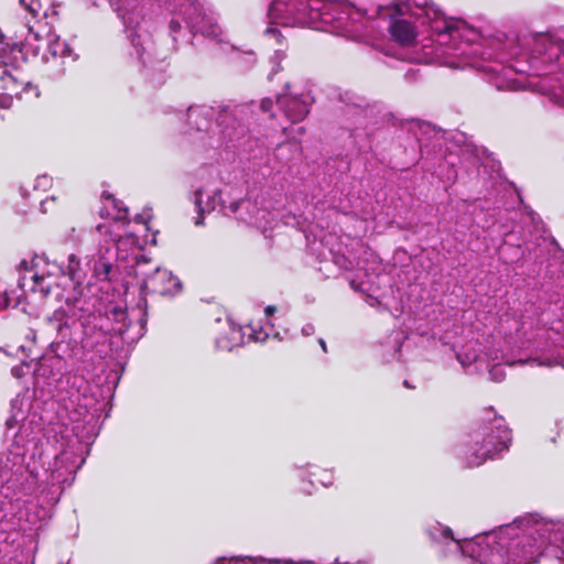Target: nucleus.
I'll use <instances>...</instances> for the list:
<instances>
[{
	"label": "nucleus",
	"mask_w": 564,
	"mask_h": 564,
	"mask_svg": "<svg viewBox=\"0 0 564 564\" xmlns=\"http://www.w3.org/2000/svg\"><path fill=\"white\" fill-rule=\"evenodd\" d=\"M434 540L449 541L451 552H460L469 564H531L546 547L564 562V521L523 519L471 540L458 541L449 528L437 524Z\"/></svg>",
	"instance_id": "nucleus-1"
},
{
	"label": "nucleus",
	"mask_w": 564,
	"mask_h": 564,
	"mask_svg": "<svg viewBox=\"0 0 564 564\" xmlns=\"http://www.w3.org/2000/svg\"><path fill=\"white\" fill-rule=\"evenodd\" d=\"M397 17L390 25L392 39L402 46L415 44L417 31L410 19L414 18L421 24H429L433 36L431 43H423L421 52L414 51L410 59L415 63L441 62L449 67L458 68L462 65L445 57L465 55L464 42L476 37V31L464 21L448 19L429 0H408L395 6Z\"/></svg>",
	"instance_id": "nucleus-2"
},
{
	"label": "nucleus",
	"mask_w": 564,
	"mask_h": 564,
	"mask_svg": "<svg viewBox=\"0 0 564 564\" xmlns=\"http://www.w3.org/2000/svg\"><path fill=\"white\" fill-rule=\"evenodd\" d=\"M366 12L346 0H274L269 9L270 24L310 26L355 37V25Z\"/></svg>",
	"instance_id": "nucleus-3"
},
{
	"label": "nucleus",
	"mask_w": 564,
	"mask_h": 564,
	"mask_svg": "<svg viewBox=\"0 0 564 564\" xmlns=\"http://www.w3.org/2000/svg\"><path fill=\"white\" fill-rule=\"evenodd\" d=\"M133 227L135 228L120 237L117 242L116 270L120 274L133 275L139 280L141 292L165 296L178 294L182 290L178 278L167 269L151 265L150 260L142 254L145 245L156 243L155 232L149 238L144 224H137Z\"/></svg>",
	"instance_id": "nucleus-4"
},
{
	"label": "nucleus",
	"mask_w": 564,
	"mask_h": 564,
	"mask_svg": "<svg viewBox=\"0 0 564 564\" xmlns=\"http://www.w3.org/2000/svg\"><path fill=\"white\" fill-rule=\"evenodd\" d=\"M112 260L116 261V249L100 247L98 259L83 263L76 254L67 258L66 271L69 279L75 283V291L78 297L74 299V308L84 311V304L88 301H96L99 306L108 305L116 301V293L109 294L111 288L110 274L112 272ZM126 306V301H120Z\"/></svg>",
	"instance_id": "nucleus-5"
},
{
	"label": "nucleus",
	"mask_w": 564,
	"mask_h": 564,
	"mask_svg": "<svg viewBox=\"0 0 564 564\" xmlns=\"http://www.w3.org/2000/svg\"><path fill=\"white\" fill-rule=\"evenodd\" d=\"M87 303L88 306L84 304L85 310L80 311L74 308V301L70 302L69 299H67L66 305L68 312H66L65 308H58L48 321H55L57 323L56 329L59 330L63 326V321L66 319L67 314L70 313L72 316L78 318L86 339L96 337V341L98 343L107 333H122L124 328L131 324L133 316L141 317L145 308L144 299L139 301L137 312L135 310L128 312L127 306H123L121 303L109 302L108 305L104 306L96 304V301L91 302L87 300Z\"/></svg>",
	"instance_id": "nucleus-6"
},
{
	"label": "nucleus",
	"mask_w": 564,
	"mask_h": 564,
	"mask_svg": "<svg viewBox=\"0 0 564 564\" xmlns=\"http://www.w3.org/2000/svg\"><path fill=\"white\" fill-rule=\"evenodd\" d=\"M23 62L21 45L9 42L0 32V107L10 108L13 96H19L30 86L23 72L20 69Z\"/></svg>",
	"instance_id": "nucleus-7"
},
{
	"label": "nucleus",
	"mask_w": 564,
	"mask_h": 564,
	"mask_svg": "<svg viewBox=\"0 0 564 564\" xmlns=\"http://www.w3.org/2000/svg\"><path fill=\"white\" fill-rule=\"evenodd\" d=\"M99 215L107 221L97 226V232L100 237L105 238V242H108V239L111 240L116 250L117 242L120 237L126 236L130 230H132L134 225L144 224L148 227V231L150 230L149 220L142 215L137 216L133 221L127 223V208L111 194L102 195V206L99 210Z\"/></svg>",
	"instance_id": "nucleus-8"
},
{
	"label": "nucleus",
	"mask_w": 564,
	"mask_h": 564,
	"mask_svg": "<svg viewBox=\"0 0 564 564\" xmlns=\"http://www.w3.org/2000/svg\"><path fill=\"white\" fill-rule=\"evenodd\" d=\"M510 442L511 432L499 422L489 433L475 435L464 446L463 457L469 467H476L507 449Z\"/></svg>",
	"instance_id": "nucleus-9"
},
{
	"label": "nucleus",
	"mask_w": 564,
	"mask_h": 564,
	"mask_svg": "<svg viewBox=\"0 0 564 564\" xmlns=\"http://www.w3.org/2000/svg\"><path fill=\"white\" fill-rule=\"evenodd\" d=\"M270 208L271 199L265 194H257L229 203L228 206H224V213L265 232L273 227L275 220V213Z\"/></svg>",
	"instance_id": "nucleus-10"
},
{
	"label": "nucleus",
	"mask_w": 564,
	"mask_h": 564,
	"mask_svg": "<svg viewBox=\"0 0 564 564\" xmlns=\"http://www.w3.org/2000/svg\"><path fill=\"white\" fill-rule=\"evenodd\" d=\"M8 430L18 429L14 434L17 443L29 442L41 432V417L31 411L29 391L18 394L11 401L10 415L6 421Z\"/></svg>",
	"instance_id": "nucleus-11"
},
{
	"label": "nucleus",
	"mask_w": 564,
	"mask_h": 564,
	"mask_svg": "<svg viewBox=\"0 0 564 564\" xmlns=\"http://www.w3.org/2000/svg\"><path fill=\"white\" fill-rule=\"evenodd\" d=\"M269 336L270 333L261 321H253L243 327H239L228 319L226 333L216 339V346L221 350H231L248 341H264Z\"/></svg>",
	"instance_id": "nucleus-12"
},
{
	"label": "nucleus",
	"mask_w": 564,
	"mask_h": 564,
	"mask_svg": "<svg viewBox=\"0 0 564 564\" xmlns=\"http://www.w3.org/2000/svg\"><path fill=\"white\" fill-rule=\"evenodd\" d=\"M276 104L290 121L299 122L308 113L310 98L284 95L278 98Z\"/></svg>",
	"instance_id": "nucleus-13"
},
{
	"label": "nucleus",
	"mask_w": 564,
	"mask_h": 564,
	"mask_svg": "<svg viewBox=\"0 0 564 564\" xmlns=\"http://www.w3.org/2000/svg\"><path fill=\"white\" fill-rule=\"evenodd\" d=\"M28 284H30V290L33 293L40 292L43 294V296H47L50 294H55L56 296L59 295L57 292V283H56V276L48 272L47 274H39L34 273L31 276V281H28L24 276L22 280V288H25Z\"/></svg>",
	"instance_id": "nucleus-14"
},
{
	"label": "nucleus",
	"mask_w": 564,
	"mask_h": 564,
	"mask_svg": "<svg viewBox=\"0 0 564 564\" xmlns=\"http://www.w3.org/2000/svg\"><path fill=\"white\" fill-rule=\"evenodd\" d=\"M194 203L199 213H209L214 210L218 205L227 206L223 200L221 193L219 191H214L212 193L205 189H197L195 193Z\"/></svg>",
	"instance_id": "nucleus-15"
},
{
	"label": "nucleus",
	"mask_w": 564,
	"mask_h": 564,
	"mask_svg": "<svg viewBox=\"0 0 564 564\" xmlns=\"http://www.w3.org/2000/svg\"><path fill=\"white\" fill-rule=\"evenodd\" d=\"M184 21L196 32H200L205 36H209L213 39H218L223 31L220 26L214 21L212 18L202 17L200 21H196V18L187 17L186 12H184Z\"/></svg>",
	"instance_id": "nucleus-16"
},
{
	"label": "nucleus",
	"mask_w": 564,
	"mask_h": 564,
	"mask_svg": "<svg viewBox=\"0 0 564 564\" xmlns=\"http://www.w3.org/2000/svg\"><path fill=\"white\" fill-rule=\"evenodd\" d=\"M365 256L366 258L358 260L356 264L358 270L365 271V276L367 278V280H360L359 288L362 291H370V289L367 288V284H375V279L378 276L380 264L375 259L369 262V258H373L372 253L365 252Z\"/></svg>",
	"instance_id": "nucleus-17"
},
{
	"label": "nucleus",
	"mask_w": 564,
	"mask_h": 564,
	"mask_svg": "<svg viewBox=\"0 0 564 564\" xmlns=\"http://www.w3.org/2000/svg\"><path fill=\"white\" fill-rule=\"evenodd\" d=\"M68 459L69 455L66 452L55 457L54 468L46 470L52 482H59L64 479L65 473H72L70 467L66 465Z\"/></svg>",
	"instance_id": "nucleus-18"
},
{
	"label": "nucleus",
	"mask_w": 564,
	"mask_h": 564,
	"mask_svg": "<svg viewBox=\"0 0 564 564\" xmlns=\"http://www.w3.org/2000/svg\"><path fill=\"white\" fill-rule=\"evenodd\" d=\"M48 47H50V52L54 56H61V57L73 56L72 48L69 47V45L66 44L65 42H62L57 36L53 35L50 39Z\"/></svg>",
	"instance_id": "nucleus-19"
},
{
	"label": "nucleus",
	"mask_w": 564,
	"mask_h": 564,
	"mask_svg": "<svg viewBox=\"0 0 564 564\" xmlns=\"http://www.w3.org/2000/svg\"><path fill=\"white\" fill-rule=\"evenodd\" d=\"M21 7L28 11L32 18H39L43 11L41 0H20Z\"/></svg>",
	"instance_id": "nucleus-20"
},
{
	"label": "nucleus",
	"mask_w": 564,
	"mask_h": 564,
	"mask_svg": "<svg viewBox=\"0 0 564 564\" xmlns=\"http://www.w3.org/2000/svg\"><path fill=\"white\" fill-rule=\"evenodd\" d=\"M530 361L536 362L538 366H546V367H554L560 366L564 368V357H561L560 355L552 356V357H532L529 359Z\"/></svg>",
	"instance_id": "nucleus-21"
},
{
	"label": "nucleus",
	"mask_w": 564,
	"mask_h": 564,
	"mask_svg": "<svg viewBox=\"0 0 564 564\" xmlns=\"http://www.w3.org/2000/svg\"><path fill=\"white\" fill-rule=\"evenodd\" d=\"M456 357H457V360L459 361V364L464 368H467L468 366H470L473 362H475L477 360L478 355L474 349H467V350L457 352Z\"/></svg>",
	"instance_id": "nucleus-22"
},
{
	"label": "nucleus",
	"mask_w": 564,
	"mask_h": 564,
	"mask_svg": "<svg viewBox=\"0 0 564 564\" xmlns=\"http://www.w3.org/2000/svg\"><path fill=\"white\" fill-rule=\"evenodd\" d=\"M547 339L551 340V344H545L543 347H541V351H549L552 347H564V335L560 336L558 332L552 330L549 333Z\"/></svg>",
	"instance_id": "nucleus-23"
},
{
	"label": "nucleus",
	"mask_w": 564,
	"mask_h": 564,
	"mask_svg": "<svg viewBox=\"0 0 564 564\" xmlns=\"http://www.w3.org/2000/svg\"><path fill=\"white\" fill-rule=\"evenodd\" d=\"M215 564H256V558L247 557V556L230 557V558L221 557V558H218L215 562Z\"/></svg>",
	"instance_id": "nucleus-24"
},
{
	"label": "nucleus",
	"mask_w": 564,
	"mask_h": 564,
	"mask_svg": "<svg viewBox=\"0 0 564 564\" xmlns=\"http://www.w3.org/2000/svg\"><path fill=\"white\" fill-rule=\"evenodd\" d=\"M489 376H490V379L492 381H496V382H500L505 379L506 377V372H505V369L501 365H495L490 370H489Z\"/></svg>",
	"instance_id": "nucleus-25"
},
{
	"label": "nucleus",
	"mask_w": 564,
	"mask_h": 564,
	"mask_svg": "<svg viewBox=\"0 0 564 564\" xmlns=\"http://www.w3.org/2000/svg\"><path fill=\"white\" fill-rule=\"evenodd\" d=\"M52 184V178L47 175H41L36 178L35 188L46 189Z\"/></svg>",
	"instance_id": "nucleus-26"
},
{
	"label": "nucleus",
	"mask_w": 564,
	"mask_h": 564,
	"mask_svg": "<svg viewBox=\"0 0 564 564\" xmlns=\"http://www.w3.org/2000/svg\"><path fill=\"white\" fill-rule=\"evenodd\" d=\"M29 370L28 365H18L11 369V373L15 378H22Z\"/></svg>",
	"instance_id": "nucleus-27"
},
{
	"label": "nucleus",
	"mask_w": 564,
	"mask_h": 564,
	"mask_svg": "<svg viewBox=\"0 0 564 564\" xmlns=\"http://www.w3.org/2000/svg\"><path fill=\"white\" fill-rule=\"evenodd\" d=\"M55 199H56L55 196H51V197H47L44 200H42V203H41L42 212L47 213L50 209H52V205L54 204Z\"/></svg>",
	"instance_id": "nucleus-28"
},
{
	"label": "nucleus",
	"mask_w": 564,
	"mask_h": 564,
	"mask_svg": "<svg viewBox=\"0 0 564 564\" xmlns=\"http://www.w3.org/2000/svg\"><path fill=\"white\" fill-rule=\"evenodd\" d=\"M33 41H39V34L33 32V29L30 26L25 37V45L31 46Z\"/></svg>",
	"instance_id": "nucleus-29"
},
{
	"label": "nucleus",
	"mask_w": 564,
	"mask_h": 564,
	"mask_svg": "<svg viewBox=\"0 0 564 564\" xmlns=\"http://www.w3.org/2000/svg\"><path fill=\"white\" fill-rule=\"evenodd\" d=\"M273 101L270 98H264L260 102V108L263 112H268L272 109Z\"/></svg>",
	"instance_id": "nucleus-30"
},
{
	"label": "nucleus",
	"mask_w": 564,
	"mask_h": 564,
	"mask_svg": "<svg viewBox=\"0 0 564 564\" xmlns=\"http://www.w3.org/2000/svg\"><path fill=\"white\" fill-rule=\"evenodd\" d=\"M265 35L269 36V37H271V36L274 37L276 40V42L280 43L281 34L274 28L269 26L265 30Z\"/></svg>",
	"instance_id": "nucleus-31"
},
{
	"label": "nucleus",
	"mask_w": 564,
	"mask_h": 564,
	"mask_svg": "<svg viewBox=\"0 0 564 564\" xmlns=\"http://www.w3.org/2000/svg\"><path fill=\"white\" fill-rule=\"evenodd\" d=\"M325 474V477H322L318 479V481L325 486V487H328L333 484V476L330 474H327V473H324Z\"/></svg>",
	"instance_id": "nucleus-32"
},
{
	"label": "nucleus",
	"mask_w": 564,
	"mask_h": 564,
	"mask_svg": "<svg viewBox=\"0 0 564 564\" xmlns=\"http://www.w3.org/2000/svg\"><path fill=\"white\" fill-rule=\"evenodd\" d=\"M314 333V326L312 324H307L302 328V334L304 336H311Z\"/></svg>",
	"instance_id": "nucleus-33"
},
{
	"label": "nucleus",
	"mask_w": 564,
	"mask_h": 564,
	"mask_svg": "<svg viewBox=\"0 0 564 564\" xmlns=\"http://www.w3.org/2000/svg\"><path fill=\"white\" fill-rule=\"evenodd\" d=\"M46 362H47V360H43L41 362L40 367L36 369L35 373H36L37 378L45 373Z\"/></svg>",
	"instance_id": "nucleus-34"
},
{
	"label": "nucleus",
	"mask_w": 564,
	"mask_h": 564,
	"mask_svg": "<svg viewBox=\"0 0 564 564\" xmlns=\"http://www.w3.org/2000/svg\"><path fill=\"white\" fill-rule=\"evenodd\" d=\"M170 28H171L172 32H176L181 29V22L173 19L170 23Z\"/></svg>",
	"instance_id": "nucleus-35"
},
{
	"label": "nucleus",
	"mask_w": 564,
	"mask_h": 564,
	"mask_svg": "<svg viewBox=\"0 0 564 564\" xmlns=\"http://www.w3.org/2000/svg\"><path fill=\"white\" fill-rule=\"evenodd\" d=\"M276 311L275 306H268L264 310L265 317H270Z\"/></svg>",
	"instance_id": "nucleus-36"
},
{
	"label": "nucleus",
	"mask_w": 564,
	"mask_h": 564,
	"mask_svg": "<svg viewBox=\"0 0 564 564\" xmlns=\"http://www.w3.org/2000/svg\"><path fill=\"white\" fill-rule=\"evenodd\" d=\"M9 305V301L7 299H0V310L7 307Z\"/></svg>",
	"instance_id": "nucleus-37"
},
{
	"label": "nucleus",
	"mask_w": 564,
	"mask_h": 564,
	"mask_svg": "<svg viewBox=\"0 0 564 564\" xmlns=\"http://www.w3.org/2000/svg\"><path fill=\"white\" fill-rule=\"evenodd\" d=\"M524 362H525L524 360L519 359V360H517V361H507L506 364H507V365H509V366H513V365H518V364H519V365H522V364H524Z\"/></svg>",
	"instance_id": "nucleus-38"
},
{
	"label": "nucleus",
	"mask_w": 564,
	"mask_h": 564,
	"mask_svg": "<svg viewBox=\"0 0 564 564\" xmlns=\"http://www.w3.org/2000/svg\"><path fill=\"white\" fill-rule=\"evenodd\" d=\"M276 59L281 61L283 58V53L278 51L275 52V56H274Z\"/></svg>",
	"instance_id": "nucleus-39"
},
{
	"label": "nucleus",
	"mask_w": 564,
	"mask_h": 564,
	"mask_svg": "<svg viewBox=\"0 0 564 564\" xmlns=\"http://www.w3.org/2000/svg\"><path fill=\"white\" fill-rule=\"evenodd\" d=\"M319 343H321V346L323 347V349L325 350V349H326V347H325V343H324V340H319Z\"/></svg>",
	"instance_id": "nucleus-40"
},
{
	"label": "nucleus",
	"mask_w": 564,
	"mask_h": 564,
	"mask_svg": "<svg viewBox=\"0 0 564 564\" xmlns=\"http://www.w3.org/2000/svg\"><path fill=\"white\" fill-rule=\"evenodd\" d=\"M195 223H196V225H200L202 224V219L198 218Z\"/></svg>",
	"instance_id": "nucleus-41"
},
{
	"label": "nucleus",
	"mask_w": 564,
	"mask_h": 564,
	"mask_svg": "<svg viewBox=\"0 0 564 564\" xmlns=\"http://www.w3.org/2000/svg\"><path fill=\"white\" fill-rule=\"evenodd\" d=\"M297 130H299V132L303 133L304 128H303V127H300Z\"/></svg>",
	"instance_id": "nucleus-42"
},
{
	"label": "nucleus",
	"mask_w": 564,
	"mask_h": 564,
	"mask_svg": "<svg viewBox=\"0 0 564 564\" xmlns=\"http://www.w3.org/2000/svg\"><path fill=\"white\" fill-rule=\"evenodd\" d=\"M272 70H273L274 73H278V72H279V67L276 66V67H274Z\"/></svg>",
	"instance_id": "nucleus-43"
}]
</instances>
